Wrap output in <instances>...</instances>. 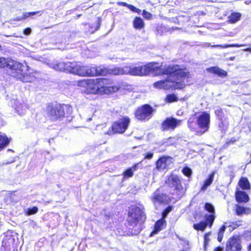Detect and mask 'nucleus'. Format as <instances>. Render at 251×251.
<instances>
[{"label": "nucleus", "instance_id": "f257e3e1", "mask_svg": "<svg viewBox=\"0 0 251 251\" xmlns=\"http://www.w3.org/2000/svg\"><path fill=\"white\" fill-rule=\"evenodd\" d=\"M162 74L167 75V78L154 82V88L166 90L181 89L188 82L189 72L186 69H180L178 65H169L163 68Z\"/></svg>", "mask_w": 251, "mask_h": 251}, {"label": "nucleus", "instance_id": "f03ea898", "mask_svg": "<svg viewBox=\"0 0 251 251\" xmlns=\"http://www.w3.org/2000/svg\"><path fill=\"white\" fill-rule=\"evenodd\" d=\"M87 90L92 94H108L118 90L116 86H110V81L105 78L89 79Z\"/></svg>", "mask_w": 251, "mask_h": 251}, {"label": "nucleus", "instance_id": "7ed1b4c3", "mask_svg": "<svg viewBox=\"0 0 251 251\" xmlns=\"http://www.w3.org/2000/svg\"><path fill=\"white\" fill-rule=\"evenodd\" d=\"M143 208L137 206H131L128 212L127 221L131 226L136 225L139 222H143L146 217Z\"/></svg>", "mask_w": 251, "mask_h": 251}, {"label": "nucleus", "instance_id": "20e7f679", "mask_svg": "<svg viewBox=\"0 0 251 251\" xmlns=\"http://www.w3.org/2000/svg\"><path fill=\"white\" fill-rule=\"evenodd\" d=\"M153 108L148 104H145L138 108L135 113L136 118L140 121H148L152 115Z\"/></svg>", "mask_w": 251, "mask_h": 251}, {"label": "nucleus", "instance_id": "39448f33", "mask_svg": "<svg viewBox=\"0 0 251 251\" xmlns=\"http://www.w3.org/2000/svg\"><path fill=\"white\" fill-rule=\"evenodd\" d=\"M199 127L205 132L208 130L210 123V115L206 112H202L197 116L196 121Z\"/></svg>", "mask_w": 251, "mask_h": 251}, {"label": "nucleus", "instance_id": "423d86ee", "mask_svg": "<svg viewBox=\"0 0 251 251\" xmlns=\"http://www.w3.org/2000/svg\"><path fill=\"white\" fill-rule=\"evenodd\" d=\"M152 70V66L151 64L138 66L128 67L127 74L132 75L143 76L149 74Z\"/></svg>", "mask_w": 251, "mask_h": 251}, {"label": "nucleus", "instance_id": "0eeeda50", "mask_svg": "<svg viewBox=\"0 0 251 251\" xmlns=\"http://www.w3.org/2000/svg\"><path fill=\"white\" fill-rule=\"evenodd\" d=\"M166 185L169 187L173 188L176 193H182L183 187L181 184L179 177L176 175L171 174L168 176L165 181Z\"/></svg>", "mask_w": 251, "mask_h": 251}, {"label": "nucleus", "instance_id": "6e6552de", "mask_svg": "<svg viewBox=\"0 0 251 251\" xmlns=\"http://www.w3.org/2000/svg\"><path fill=\"white\" fill-rule=\"evenodd\" d=\"M130 119L127 117H124L113 123L112 126L114 133H123L127 128Z\"/></svg>", "mask_w": 251, "mask_h": 251}, {"label": "nucleus", "instance_id": "1a4fd4ad", "mask_svg": "<svg viewBox=\"0 0 251 251\" xmlns=\"http://www.w3.org/2000/svg\"><path fill=\"white\" fill-rule=\"evenodd\" d=\"M48 114L52 120H57L64 117V108L60 104L49 106L48 108Z\"/></svg>", "mask_w": 251, "mask_h": 251}, {"label": "nucleus", "instance_id": "9d476101", "mask_svg": "<svg viewBox=\"0 0 251 251\" xmlns=\"http://www.w3.org/2000/svg\"><path fill=\"white\" fill-rule=\"evenodd\" d=\"M181 123V120L173 117L167 118L162 123L161 128L163 131L174 130Z\"/></svg>", "mask_w": 251, "mask_h": 251}, {"label": "nucleus", "instance_id": "9b49d317", "mask_svg": "<svg viewBox=\"0 0 251 251\" xmlns=\"http://www.w3.org/2000/svg\"><path fill=\"white\" fill-rule=\"evenodd\" d=\"M27 66H24L21 63L13 60L12 59L9 60L8 63V68L9 69V75L12 76L14 74H21L25 69H27Z\"/></svg>", "mask_w": 251, "mask_h": 251}, {"label": "nucleus", "instance_id": "f8f14e48", "mask_svg": "<svg viewBox=\"0 0 251 251\" xmlns=\"http://www.w3.org/2000/svg\"><path fill=\"white\" fill-rule=\"evenodd\" d=\"M48 65L57 71H67L70 73L72 62H63L57 60L48 63Z\"/></svg>", "mask_w": 251, "mask_h": 251}, {"label": "nucleus", "instance_id": "ddd939ff", "mask_svg": "<svg viewBox=\"0 0 251 251\" xmlns=\"http://www.w3.org/2000/svg\"><path fill=\"white\" fill-rule=\"evenodd\" d=\"M215 218V216L213 214H206L205 216V222H201L199 224H195L193 225V227L196 230L203 231L208 225H209L210 226L212 225Z\"/></svg>", "mask_w": 251, "mask_h": 251}, {"label": "nucleus", "instance_id": "4468645a", "mask_svg": "<svg viewBox=\"0 0 251 251\" xmlns=\"http://www.w3.org/2000/svg\"><path fill=\"white\" fill-rule=\"evenodd\" d=\"M168 200V197L166 195L160 192L158 190L154 192L151 197V201L155 206L161 204L167 203Z\"/></svg>", "mask_w": 251, "mask_h": 251}, {"label": "nucleus", "instance_id": "2eb2a0df", "mask_svg": "<svg viewBox=\"0 0 251 251\" xmlns=\"http://www.w3.org/2000/svg\"><path fill=\"white\" fill-rule=\"evenodd\" d=\"M70 73L80 76H87L88 66H82L79 63L72 62Z\"/></svg>", "mask_w": 251, "mask_h": 251}, {"label": "nucleus", "instance_id": "dca6fc26", "mask_svg": "<svg viewBox=\"0 0 251 251\" xmlns=\"http://www.w3.org/2000/svg\"><path fill=\"white\" fill-rule=\"evenodd\" d=\"M241 246L238 237L230 238L226 244L227 251H241Z\"/></svg>", "mask_w": 251, "mask_h": 251}, {"label": "nucleus", "instance_id": "f3484780", "mask_svg": "<svg viewBox=\"0 0 251 251\" xmlns=\"http://www.w3.org/2000/svg\"><path fill=\"white\" fill-rule=\"evenodd\" d=\"M87 76H94L97 75H105L107 70L101 67H88Z\"/></svg>", "mask_w": 251, "mask_h": 251}, {"label": "nucleus", "instance_id": "a211bd4d", "mask_svg": "<svg viewBox=\"0 0 251 251\" xmlns=\"http://www.w3.org/2000/svg\"><path fill=\"white\" fill-rule=\"evenodd\" d=\"M171 158L169 157H160L156 163V167L158 170H163L167 168L171 163Z\"/></svg>", "mask_w": 251, "mask_h": 251}, {"label": "nucleus", "instance_id": "6ab92c4d", "mask_svg": "<svg viewBox=\"0 0 251 251\" xmlns=\"http://www.w3.org/2000/svg\"><path fill=\"white\" fill-rule=\"evenodd\" d=\"M12 76L24 82H31L35 79V77L33 75L27 73H23V72L20 74H14L12 75Z\"/></svg>", "mask_w": 251, "mask_h": 251}, {"label": "nucleus", "instance_id": "aec40b11", "mask_svg": "<svg viewBox=\"0 0 251 251\" xmlns=\"http://www.w3.org/2000/svg\"><path fill=\"white\" fill-rule=\"evenodd\" d=\"M142 168V164L141 162L135 164L132 167L127 169L125 171L123 175L125 178L131 177L133 176V172L137 171L138 169Z\"/></svg>", "mask_w": 251, "mask_h": 251}, {"label": "nucleus", "instance_id": "412c9836", "mask_svg": "<svg viewBox=\"0 0 251 251\" xmlns=\"http://www.w3.org/2000/svg\"><path fill=\"white\" fill-rule=\"evenodd\" d=\"M166 221L163 218L158 220L155 224L154 229L150 234V236H153L159 231L164 229L166 226Z\"/></svg>", "mask_w": 251, "mask_h": 251}, {"label": "nucleus", "instance_id": "4be33fe9", "mask_svg": "<svg viewBox=\"0 0 251 251\" xmlns=\"http://www.w3.org/2000/svg\"><path fill=\"white\" fill-rule=\"evenodd\" d=\"M236 201L239 202H247L249 201V197L245 192L237 190L235 193Z\"/></svg>", "mask_w": 251, "mask_h": 251}, {"label": "nucleus", "instance_id": "5701e85b", "mask_svg": "<svg viewBox=\"0 0 251 251\" xmlns=\"http://www.w3.org/2000/svg\"><path fill=\"white\" fill-rule=\"evenodd\" d=\"M215 174V172H213L209 175L208 178L204 181V184L201 188V191H205L207 188L211 184L213 181Z\"/></svg>", "mask_w": 251, "mask_h": 251}, {"label": "nucleus", "instance_id": "b1692460", "mask_svg": "<svg viewBox=\"0 0 251 251\" xmlns=\"http://www.w3.org/2000/svg\"><path fill=\"white\" fill-rule=\"evenodd\" d=\"M207 70L208 72L217 74L220 76H226L227 75V73L225 71L218 67H211L207 69Z\"/></svg>", "mask_w": 251, "mask_h": 251}, {"label": "nucleus", "instance_id": "393cba45", "mask_svg": "<svg viewBox=\"0 0 251 251\" xmlns=\"http://www.w3.org/2000/svg\"><path fill=\"white\" fill-rule=\"evenodd\" d=\"M127 66L123 68H115L110 70V73L113 75H126Z\"/></svg>", "mask_w": 251, "mask_h": 251}, {"label": "nucleus", "instance_id": "a878e982", "mask_svg": "<svg viewBox=\"0 0 251 251\" xmlns=\"http://www.w3.org/2000/svg\"><path fill=\"white\" fill-rule=\"evenodd\" d=\"M10 139L4 134H0V151H2L10 142Z\"/></svg>", "mask_w": 251, "mask_h": 251}, {"label": "nucleus", "instance_id": "bb28decb", "mask_svg": "<svg viewBox=\"0 0 251 251\" xmlns=\"http://www.w3.org/2000/svg\"><path fill=\"white\" fill-rule=\"evenodd\" d=\"M239 185L243 190H249L251 189V185L246 177H241L239 181Z\"/></svg>", "mask_w": 251, "mask_h": 251}, {"label": "nucleus", "instance_id": "cd10ccee", "mask_svg": "<svg viewBox=\"0 0 251 251\" xmlns=\"http://www.w3.org/2000/svg\"><path fill=\"white\" fill-rule=\"evenodd\" d=\"M241 14L238 12H233L228 17V22L231 24H234L238 22L241 18Z\"/></svg>", "mask_w": 251, "mask_h": 251}, {"label": "nucleus", "instance_id": "c85d7f7f", "mask_svg": "<svg viewBox=\"0 0 251 251\" xmlns=\"http://www.w3.org/2000/svg\"><path fill=\"white\" fill-rule=\"evenodd\" d=\"M133 26L136 29H141L144 26L143 20L140 18L136 17L133 21Z\"/></svg>", "mask_w": 251, "mask_h": 251}, {"label": "nucleus", "instance_id": "c756f323", "mask_svg": "<svg viewBox=\"0 0 251 251\" xmlns=\"http://www.w3.org/2000/svg\"><path fill=\"white\" fill-rule=\"evenodd\" d=\"M26 108L27 107L26 105L24 103H19L18 105H16V107L15 108L16 110L20 115H22L25 114Z\"/></svg>", "mask_w": 251, "mask_h": 251}, {"label": "nucleus", "instance_id": "7c9ffc66", "mask_svg": "<svg viewBox=\"0 0 251 251\" xmlns=\"http://www.w3.org/2000/svg\"><path fill=\"white\" fill-rule=\"evenodd\" d=\"M236 211L237 215H241L243 214L249 213L251 211V209L250 208H245L241 206L237 205Z\"/></svg>", "mask_w": 251, "mask_h": 251}, {"label": "nucleus", "instance_id": "2f4dec72", "mask_svg": "<svg viewBox=\"0 0 251 251\" xmlns=\"http://www.w3.org/2000/svg\"><path fill=\"white\" fill-rule=\"evenodd\" d=\"M220 121V122L219 124V127L221 129V130H227L228 128V122L226 120V119H225L223 120L222 119V120H219Z\"/></svg>", "mask_w": 251, "mask_h": 251}, {"label": "nucleus", "instance_id": "473e14b6", "mask_svg": "<svg viewBox=\"0 0 251 251\" xmlns=\"http://www.w3.org/2000/svg\"><path fill=\"white\" fill-rule=\"evenodd\" d=\"M205 209L214 216L215 209L212 204L210 203H205L204 205Z\"/></svg>", "mask_w": 251, "mask_h": 251}, {"label": "nucleus", "instance_id": "72a5a7b5", "mask_svg": "<svg viewBox=\"0 0 251 251\" xmlns=\"http://www.w3.org/2000/svg\"><path fill=\"white\" fill-rule=\"evenodd\" d=\"M226 227L225 226H223L220 228L218 233V241L219 242H221L223 237L224 233L225 231Z\"/></svg>", "mask_w": 251, "mask_h": 251}, {"label": "nucleus", "instance_id": "f704fd0d", "mask_svg": "<svg viewBox=\"0 0 251 251\" xmlns=\"http://www.w3.org/2000/svg\"><path fill=\"white\" fill-rule=\"evenodd\" d=\"M177 100V97L174 94L168 95L165 99V101L167 102H172Z\"/></svg>", "mask_w": 251, "mask_h": 251}, {"label": "nucleus", "instance_id": "c9c22d12", "mask_svg": "<svg viewBox=\"0 0 251 251\" xmlns=\"http://www.w3.org/2000/svg\"><path fill=\"white\" fill-rule=\"evenodd\" d=\"M89 79H84L79 80L77 82V85L80 87L86 88L87 89L89 83Z\"/></svg>", "mask_w": 251, "mask_h": 251}, {"label": "nucleus", "instance_id": "e433bc0d", "mask_svg": "<svg viewBox=\"0 0 251 251\" xmlns=\"http://www.w3.org/2000/svg\"><path fill=\"white\" fill-rule=\"evenodd\" d=\"M245 46L244 45H238V44H229V45H226L225 46H222V45H213V46H212L211 47L212 48L220 47V48H228V47H242V46Z\"/></svg>", "mask_w": 251, "mask_h": 251}, {"label": "nucleus", "instance_id": "4c0bfd02", "mask_svg": "<svg viewBox=\"0 0 251 251\" xmlns=\"http://www.w3.org/2000/svg\"><path fill=\"white\" fill-rule=\"evenodd\" d=\"M38 211V208L36 206L32 208H28L26 212L27 215H30L36 214Z\"/></svg>", "mask_w": 251, "mask_h": 251}, {"label": "nucleus", "instance_id": "58836bf2", "mask_svg": "<svg viewBox=\"0 0 251 251\" xmlns=\"http://www.w3.org/2000/svg\"><path fill=\"white\" fill-rule=\"evenodd\" d=\"M9 60H10V59H6L5 58L0 57V67L4 68L7 67L8 68Z\"/></svg>", "mask_w": 251, "mask_h": 251}, {"label": "nucleus", "instance_id": "ea45409f", "mask_svg": "<svg viewBox=\"0 0 251 251\" xmlns=\"http://www.w3.org/2000/svg\"><path fill=\"white\" fill-rule=\"evenodd\" d=\"M182 171L183 174L188 177L190 176L192 174L191 169L187 167H184Z\"/></svg>", "mask_w": 251, "mask_h": 251}, {"label": "nucleus", "instance_id": "a19ab883", "mask_svg": "<svg viewBox=\"0 0 251 251\" xmlns=\"http://www.w3.org/2000/svg\"><path fill=\"white\" fill-rule=\"evenodd\" d=\"M38 13H39L38 11H37V12H26V13H25L23 14V17L21 19H20L22 20V19H26V18H28V17L34 16V15H35Z\"/></svg>", "mask_w": 251, "mask_h": 251}, {"label": "nucleus", "instance_id": "79ce46f5", "mask_svg": "<svg viewBox=\"0 0 251 251\" xmlns=\"http://www.w3.org/2000/svg\"><path fill=\"white\" fill-rule=\"evenodd\" d=\"M215 113L217 116L219 120H222L223 117V112L221 109H218L215 111Z\"/></svg>", "mask_w": 251, "mask_h": 251}, {"label": "nucleus", "instance_id": "37998d69", "mask_svg": "<svg viewBox=\"0 0 251 251\" xmlns=\"http://www.w3.org/2000/svg\"><path fill=\"white\" fill-rule=\"evenodd\" d=\"M172 210V207L169 206L162 212V218L165 219L168 214Z\"/></svg>", "mask_w": 251, "mask_h": 251}, {"label": "nucleus", "instance_id": "c03bdc74", "mask_svg": "<svg viewBox=\"0 0 251 251\" xmlns=\"http://www.w3.org/2000/svg\"><path fill=\"white\" fill-rule=\"evenodd\" d=\"M143 16L145 19H150L151 17V14L150 13L144 10L143 12Z\"/></svg>", "mask_w": 251, "mask_h": 251}, {"label": "nucleus", "instance_id": "a18cd8bd", "mask_svg": "<svg viewBox=\"0 0 251 251\" xmlns=\"http://www.w3.org/2000/svg\"><path fill=\"white\" fill-rule=\"evenodd\" d=\"M153 156V153L151 152H148L145 154L144 159H151L152 158Z\"/></svg>", "mask_w": 251, "mask_h": 251}, {"label": "nucleus", "instance_id": "49530a36", "mask_svg": "<svg viewBox=\"0 0 251 251\" xmlns=\"http://www.w3.org/2000/svg\"><path fill=\"white\" fill-rule=\"evenodd\" d=\"M128 7L133 12L139 13L141 11L132 5H128Z\"/></svg>", "mask_w": 251, "mask_h": 251}, {"label": "nucleus", "instance_id": "de8ad7c7", "mask_svg": "<svg viewBox=\"0 0 251 251\" xmlns=\"http://www.w3.org/2000/svg\"><path fill=\"white\" fill-rule=\"evenodd\" d=\"M31 32V29L29 27H27V28L25 29L24 30V34H25L26 35H28L30 34Z\"/></svg>", "mask_w": 251, "mask_h": 251}, {"label": "nucleus", "instance_id": "09e8293b", "mask_svg": "<svg viewBox=\"0 0 251 251\" xmlns=\"http://www.w3.org/2000/svg\"><path fill=\"white\" fill-rule=\"evenodd\" d=\"M98 22V25H97V30L98 29L100 26V21L99 19L97 21Z\"/></svg>", "mask_w": 251, "mask_h": 251}, {"label": "nucleus", "instance_id": "8fccbe9b", "mask_svg": "<svg viewBox=\"0 0 251 251\" xmlns=\"http://www.w3.org/2000/svg\"><path fill=\"white\" fill-rule=\"evenodd\" d=\"M214 251H222V249L221 247H217Z\"/></svg>", "mask_w": 251, "mask_h": 251}, {"label": "nucleus", "instance_id": "3c124183", "mask_svg": "<svg viewBox=\"0 0 251 251\" xmlns=\"http://www.w3.org/2000/svg\"><path fill=\"white\" fill-rule=\"evenodd\" d=\"M235 142V139H231L228 142H227V144L233 143Z\"/></svg>", "mask_w": 251, "mask_h": 251}, {"label": "nucleus", "instance_id": "603ef678", "mask_svg": "<svg viewBox=\"0 0 251 251\" xmlns=\"http://www.w3.org/2000/svg\"><path fill=\"white\" fill-rule=\"evenodd\" d=\"M120 4H121L122 5H123V6H126L128 7V4H127L126 3V2H121L120 3Z\"/></svg>", "mask_w": 251, "mask_h": 251}, {"label": "nucleus", "instance_id": "864d4df0", "mask_svg": "<svg viewBox=\"0 0 251 251\" xmlns=\"http://www.w3.org/2000/svg\"><path fill=\"white\" fill-rule=\"evenodd\" d=\"M246 50L247 51H250L251 52V48H247Z\"/></svg>", "mask_w": 251, "mask_h": 251}, {"label": "nucleus", "instance_id": "5fc2aeb1", "mask_svg": "<svg viewBox=\"0 0 251 251\" xmlns=\"http://www.w3.org/2000/svg\"><path fill=\"white\" fill-rule=\"evenodd\" d=\"M248 250L251 251V244L249 246Z\"/></svg>", "mask_w": 251, "mask_h": 251}, {"label": "nucleus", "instance_id": "6e6d98bb", "mask_svg": "<svg viewBox=\"0 0 251 251\" xmlns=\"http://www.w3.org/2000/svg\"><path fill=\"white\" fill-rule=\"evenodd\" d=\"M92 120V119L91 118H88L87 120V122H90Z\"/></svg>", "mask_w": 251, "mask_h": 251}, {"label": "nucleus", "instance_id": "4d7b16f0", "mask_svg": "<svg viewBox=\"0 0 251 251\" xmlns=\"http://www.w3.org/2000/svg\"><path fill=\"white\" fill-rule=\"evenodd\" d=\"M9 163H10L9 162H6L5 163H2V165H7V164H8Z\"/></svg>", "mask_w": 251, "mask_h": 251}, {"label": "nucleus", "instance_id": "13d9d810", "mask_svg": "<svg viewBox=\"0 0 251 251\" xmlns=\"http://www.w3.org/2000/svg\"><path fill=\"white\" fill-rule=\"evenodd\" d=\"M191 118L189 120L188 122V124L189 125H190V121H191Z\"/></svg>", "mask_w": 251, "mask_h": 251}, {"label": "nucleus", "instance_id": "bf43d9fd", "mask_svg": "<svg viewBox=\"0 0 251 251\" xmlns=\"http://www.w3.org/2000/svg\"><path fill=\"white\" fill-rule=\"evenodd\" d=\"M209 233H207L205 235V239H206L207 236L209 235Z\"/></svg>", "mask_w": 251, "mask_h": 251}, {"label": "nucleus", "instance_id": "052dcab7", "mask_svg": "<svg viewBox=\"0 0 251 251\" xmlns=\"http://www.w3.org/2000/svg\"><path fill=\"white\" fill-rule=\"evenodd\" d=\"M13 151L11 149H8L7 150V151Z\"/></svg>", "mask_w": 251, "mask_h": 251}, {"label": "nucleus", "instance_id": "680f3d73", "mask_svg": "<svg viewBox=\"0 0 251 251\" xmlns=\"http://www.w3.org/2000/svg\"><path fill=\"white\" fill-rule=\"evenodd\" d=\"M70 251H73V249H72V250H71Z\"/></svg>", "mask_w": 251, "mask_h": 251}, {"label": "nucleus", "instance_id": "e2e57ef3", "mask_svg": "<svg viewBox=\"0 0 251 251\" xmlns=\"http://www.w3.org/2000/svg\"><path fill=\"white\" fill-rule=\"evenodd\" d=\"M0 48L1 49V47L0 46Z\"/></svg>", "mask_w": 251, "mask_h": 251}]
</instances>
